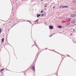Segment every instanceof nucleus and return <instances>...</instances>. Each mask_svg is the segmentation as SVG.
<instances>
[{"label":"nucleus","instance_id":"nucleus-8","mask_svg":"<svg viewBox=\"0 0 76 76\" xmlns=\"http://www.w3.org/2000/svg\"><path fill=\"white\" fill-rule=\"evenodd\" d=\"M58 27L59 28H61L62 27V26H58Z\"/></svg>","mask_w":76,"mask_h":76},{"label":"nucleus","instance_id":"nucleus-10","mask_svg":"<svg viewBox=\"0 0 76 76\" xmlns=\"http://www.w3.org/2000/svg\"><path fill=\"white\" fill-rule=\"evenodd\" d=\"M38 21H39V20L37 19V20H36V21H35V22H37Z\"/></svg>","mask_w":76,"mask_h":76},{"label":"nucleus","instance_id":"nucleus-13","mask_svg":"<svg viewBox=\"0 0 76 76\" xmlns=\"http://www.w3.org/2000/svg\"><path fill=\"white\" fill-rule=\"evenodd\" d=\"M67 24H68V25H69V23H67Z\"/></svg>","mask_w":76,"mask_h":76},{"label":"nucleus","instance_id":"nucleus-19","mask_svg":"<svg viewBox=\"0 0 76 76\" xmlns=\"http://www.w3.org/2000/svg\"><path fill=\"white\" fill-rule=\"evenodd\" d=\"M32 68V67H31V68Z\"/></svg>","mask_w":76,"mask_h":76},{"label":"nucleus","instance_id":"nucleus-16","mask_svg":"<svg viewBox=\"0 0 76 76\" xmlns=\"http://www.w3.org/2000/svg\"><path fill=\"white\" fill-rule=\"evenodd\" d=\"M61 7V6H60V8Z\"/></svg>","mask_w":76,"mask_h":76},{"label":"nucleus","instance_id":"nucleus-5","mask_svg":"<svg viewBox=\"0 0 76 76\" xmlns=\"http://www.w3.org/2000/svg\"><path fill=\"white\" fill-rule=\"evenodd\" d=\"M32 69H33V70L34 71H35V66H32Z\"/></svg>","mask_w":76,"mask_h":76},{"label":"nucleus","instance_id":"nucleus-3","mask_svg":"<svg viewBox=\"0 0 76 76\" xmlns=\"http://www.w3.org/2000/svg\"><path fill=\"white\" fill-rule=\"evenodd\" d=\"M68 7V6H62V8H67Z\"/></svg>","mask_w":76,"mask_h":76},{"label":"nucleus","instance_id":"nucleus-2","mask_svg":"<svg viewBox=\"0 0 76 76\" xmlns=\"http://www.w3.org/2000/svg\"><path fill=\"white\" fill-rule=\"evenodd\" d=\"M4 69H1V70H0V72L2 73V72L4 71Z\"/></svg>","mask_w":76,"mask_h":76},{"label":"nucleus","instance_id":"nucleus-14","mask_svg":"<svg viewBox=\"0 0 76 76\" xmlns=\"http://www.w3.org/2000/svg\"><path fill=\"white\" fill-rule=\"evenodd\" d=\"M55 7V6L53 7V9H54Z\"/></svg>","mask_w":76,"mask_h":76},{"label":"nucleus","instance_id":"nucleus-17","mask_svg":"<svg viewBox=\"0 0 76 76\" xmlns=\"http://www.w3.org/2000/svg\"><path fill=\"white\" fill-rule=\"evenodd\" d=\"M28 21V22H29V21Z\"/></svg>","mask_w":76,"mask_h":76},{"label":"nucleus","instance_id":"nucleus-18","mask_svg":"<svg viewBox=\"0 0 76 76\" xmlns=\"http://www.w3.org/2000/svg\"><path fill=\"white\" fill-rule=\"evenodd\" d=\"M42 0V1H43V0Z\"/></svg>","mask_w":76,"mask_h":76},{"label":"nucleus","instance_id":"nucleus-7","mask_svg":"<svg viewBox=\"0 0 76 76\" xmlns=\"http://www.w3.org/2000/svg\"><path fill=\"white\" fill-rule=\"evenodd\" d=\"M2 31L1 28H0V34H1Z\"/></svg>","mask_w":76,"mask_h":76},{"label":"nucleus","instance_id":"nucleus-9","mask_svg":"<svg viewBox=\"0 0 76 76\" xmlns=\"http://www.w3.org/2000/svg\"><path fill=\"white\" fill-rule=\"evenodd\" d=\"M41 16V14H39V15H37V18H38L40 16Z\"/></svg>","mask_w":76,"mask_h":76},{"label":"nucleus","instance_id":"nucleus-15","mask_svg":"<svg viewBox=\"0 0 76 76\" xmlns=\"http://www.w3.org/2000/svg\"><path fill=\"white\" fill-rule=\"evenodd\" d=\"M43 15H44L43 14H42V16H43Z\"/></svg>","mask_w":76,"mask_h":76},{"label":"nucleus","instance_id":"nucleus-11","mask_svg":"<svg viewBox=\"0 0 76 76\" xmlns=\"http://www.w3.org/2000/svg\"><path fill=\"white\" fill-rule=\"evenodd\" d=\"M43 10L41 11V13H43Z\"/></svg>","mask_w":76,"mask_h":76},{"label":"nucleus","instance_id":"nucleus-4","mask_svg":"<svg viewBox=\"0 0 76 76\" xmlns=\"http://www.w3.org/2000/svg\"><path fill=\"white\" fill-rule=\"evenodd\" d=\"M53 28V26H50V29H52Z\"/></svg>","mask_w":76,"mask_h":76},{"label":"nucleus","instance_id":"nucleus-1","mask_svg":"<svg viewBox=\"0 0 76 76\" xmlns=\"http://www.w3.org/2000/svg\"><path fill=\"white\" fill-rule=\"evenodd\" d=\"M76 16V15L75 14H71V17L72 18L75 17Z\"/></svg>","mask_w":76,"mask_h":76},{"label":"nucleus","instance_id":"nucleus-6","mask_svg":"<svg viewBox=\"0 0 76 76\" xmlns=\"http://www.w3.org/2000/svg\"><path fill=\"white\" fill-rule=\"evenodd\" d=\"M4 38H3L2 39H1V41L2 42H4Z\"/></svg>","mask_w":76,"mask_h":76},{"label":"nucleus","instance_id":"nucleus-12","mask_svg":"<svg viewBox=\"0 0 76 76\" xmlns=\"http://www.w3.org/2000/svg\"><path fill=\"white\" fill-rule=\"evenodd\" d=\"M71 22V23H75L74 21H72Z\"/></svg>","mask_w":76,"mask_h":76}]
</instances>
